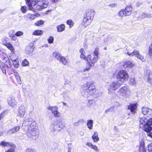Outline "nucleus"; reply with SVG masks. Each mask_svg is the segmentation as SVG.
Instances as JSON below:
<instances>
[{
    "instance_id": "nucleus-1",
    "label": "nucleus",
    "mask_w": 152,
    "mask_h": 152,
    "mask_svg": "<svg viewBox=\"0 0 152 152\" xmlns=\"http://www.w3.org/2000/svg\"><path fill=\"white\" fill-rule=\"evenodd\" d=\"M23 124L26 125L23 128L25 134L31 140H35L38 137V132H37V127L36 126V123L34 120L28 118L26 119Z\"/></svg>"
},
{
    "instance_id": "nucleus-2",
    "label": "nucleus",
    "mask_w": 152,
    "mask_h": 152,
    "mask_svg": "<svg viewBox=\"0 0 152 152\" xmlns=\"http://www.w3.org/2000/svg\"><path fill=\"white\" fill-rule=\"evenodd\" d=\"M99 49L96 48L93 53L88 56L87 61L89 66L86 67L83 70L84 72L89 71L92 67L94 66V64L97 62L99 59L98 55L99 53Z\"/></svg>"
},
{
    "instance_id": "nucleus-3",
    "label": "nucleus",
    "mask_w": 152,
    "mask_h": 152,
    "mask_svg": "<svg viewBox=\"0 0 152 152\" xmlns=\"http://www.w3.org/2000/svg\"><path fill=\"white\" fill-rule=\"evenodd\" d=\"M94 15V11L89 10L87 11L83 19L82 25L85 27L90 25L92 22Z\"/></svg>"
},
{
    "instance_id": "nucleus-4",
    "label": "nucleus",
    "mask_w": 152,
    "mask_h": 152,
    "mask_svg": "<svg viewBox=\"0 0 152 152\" xmlns=\"http://www.w3.org/2000/svg\"><path fill=\"white\" fill-rule=\"evenodd\" d=\"M83 91L85 93L87 94L88 96L90 95L94 94L96 91L95 86L92 81L87 82L85 84L83 87Z\"/></svg>"
},
{
    "instance_id": "nucleus-5",
    "label": "nucleus",
    "mask_w": 152,
    "mask_h": 152,
    "mask_svg": "<svg viewBox=\"0 0 152 152\" xmlns=\"http://www.w3.org/2000/svg\"><path fill=\"white\" fill-rule=\"evenodd\" d=\"M132 10L131 5H129L126 6L124 9H122L118 13V15L121 18L123 17L130 15Z\"/></svg>"
},
{
    "instance_id": "nucleus-6",
    "label": "nucleus",
    "mask_w": 152,
    "mask_h": 152,
    "mask_svg": "<svg viewBox=\"0 0 152 152\" xmlns=\"http://www.w3.org/2000/svg\"><path fill=\"white\" fill-rule=\"evenodd\" d=\"M121 85V83L118 81H115L111 83L108 88V94H111L114 93L115 91Z\"/></svg>"
},
{
    "instance_id": "nucleus-7",
    "label": "nucleus",
    "mask_w": 152,
    "mask_h": 152,
    "mask_svg": "<svg viewBox=\"0 0 152 152\" xmlns=\"http://www.w3.org/2000/svg\"><path fill=\"white\" fill-rule=\"evenodd\" d=\"M119 95L123 96H128L131 94V91L127 86L120 88L118 91Z\"/></svg>"
},
{
    "instance_id": "nucleus-8",
    "label": "nucleus",
    "mask_w": 152,
    "mask_h": 152,
    "mask_svg": "<svg viewBox=\"0 0 152 152\" xmlns=\"http://www.w3.org/2000/svg\"><path fill=\"white\" fill-rule=\"evenodd\" d=\"M129 75L126 71L124 70L120 71L117 75V77L118 80L121 81L128 80Z\"/></svg>"
},
{
    "instance_id": "nucleus-9",
    "label": "nucleus",
    "mask_w": 152,
    "mask_h": 152,
    "mask_svg": "<svg viewBox=\"0 0 152 152\" xmlns=\"http://www.w3.org/2000/svg\"><path fill=\"white\" fill-rule=\"evenodd\" d=\"M29 7V9L32 11L40 10L43 9L42 6L39 4V1L36 3L31 2V4L28 5Z\"/></svg>"
},
{
    "instance_id": "nucleus-10",
    "label": "nucleus",
    "mask_w": 152,
    "mask_h": 152,
    "mask_svg": "<svg viewBox=\"0 0 152 152\" xmlns=\"http://www.w3.org/2000/svg\"><path fill=\"white\" fill-rule=\"evenodd\" d=\"M144 78L145 81L152 84V72L148 70L145 72Z\"/></svg>"
},
{
    "instance_id": "nucleus-11",
    "label": "nucleus",
    "mask_w": 152,
    "mask_h": 152,
    "mask_svg": "<svg viewBox=\"0 0 152 152\" xmlns=\"http://www.w3.org/2000/svg\"><path fill=\"white\" fill-rule=\"evenodd\" d=\"M58 128L57 125V123L56 122H54L52 123L50 125V133L52 135L55 134L56 131L58 130Z\"/></svg>"
},
{
    "instance_id": "nucleus-12",
    "label": "nucleus",
    "mask_w": 152,
    "mask_h": 152,
    "mask_svg": "<svg viewBox=\"0 0 152 152\" xmlns=\"http://www.w3.org/2000/svg\"><path fill=\"white\" fill-rule=\"evenodd\" d=\"M142 128L147 132L152 130V118L149 119L148 122Z\"/></svg>"
},
{
    "instance_id": "nucleus-13",
    "label": "nucleus",
    "mask_w": 152,
    "mask_h": 152,
    "mask_svg": "<svg viewBox=\"0 0 152 152\" xmlns=\"http://www.w3.org/2000/svg\"><path fill=\"white\" fill-rule=\"evenodd\" d=\"M10 58L11 60L12 61L14 66L16 68H18L19 64L16 56L15 54H12L10 56Z\"/></svg>"
},
{
    "instance_id": "nucleus-14",
    "label": "nucleus",
    "mask_w": 152,
    "mask_h": 152,
    "mask_svg": "<svg viewBox=\"0 0 152 152\" xmlns=\"http://www.w3.org/2000/svg\"><path fill=\"white\" fill-rule=\"evenodd\" d=\"M26 109L24 106L21 105L18 108L17 113V116L20 117H23L25 113Z\"/></svg>"
},
{
    "instance_id": "nucleus-15",
    "label": "nucleus",
    "mask_w": 152,
    "mask_h": 152,
    "mask_svg": "<svg viewBox=\"0 0 152 152\" xmlns=\"http://www.w3.org/2000/svg\"><path fill=\"white\" fill-rule=\"evenodd\" d=\"M7 102L9 105L11 106L14 107L17 105V102L14 97H9L7 99Z\"/></svg>"
},
{
    "instance_id": "nucleus-16",
    "label": "nucleus",
    "mask_w": 152,
    "mask_h": 152,
    "mask_svg": "<svg viewBox=\"0 0 152 152\" xmlns=\"http://www.w3.org/2000/svg\"><path fill=\"white\" fill-rule=\"evenodd\" d=\"M124 50L125 53H127L130 57L135 56L136 57L140 54L139 52L135 50H134L133 52L131 53L129 52L127 49H125Z\"/></svg>"
},
{
    "instance_id": "nucleus-17",
    "label": "nucleus",
    "mask_w": 152,
    "mask_h": 152,
    "mask_svg": "<svg viewBox=\"0 0 152 152\" xmlns=\"http://www.w3.org/2000/svg\"><path fill=\"white\" fill-rule=\"evenodd\" d=\"M123 63V66L125 68L127 67L131 68L132 67L135 65L134 63L128 60L124 61Z\"/></svg>"
},
{
    "instance_id": "nucleus-18",
    "label": "nucleus",
    "mask_w": 152,
    "mask_h": 152,
    "mask_svg": "<svg viewBox=\"0 0 152 152\" xmlns=\"http://www.w3.org/2000/svg\"><path fill=\"white\" fill-rule=\"evenodd\" d=\"M137 108V103L130 104L128 106V109L133 114L136 112Z\"/></svg>"
},
{
    "instance_id": "nucleus-19",
    "label": "nucleus",
    "mask_w": 152,
    "mask_h": 152,
    "mask_svg": "<svg viewBox=\"0 0 152 152\" xmlns=\"http://www.w3.org/2000/svg\"><path fill=\"white\" fill-rule=\"evenodd\" d=\"M149 120L145 117H142L140 119V128L143 127L147 123Z\"/></svg>"
},
{
    "instance_id": "nucleus-20",
    "label": "nucleus",
    "mask_w": 152,
    "mask_h": 152,
    "mask_svg": "<svg viewBox=\"0 0 152 152\" xmlns=\"http://www.w3.org/2000/svg\"><path fill=\"white\" fill-rule=\"evenodd\" d=\"M20 129V126H14L13 128L10 129L8 131L7 133L9 134L15 133L19 131Z\"/></svg>"
},
{
    "instance_id": "nucleus-21",
    "label": "nucleus",
    "mask_w": 152,
    "mask_h": 152,
    "mask_svg": "<svg viewBox=\"0 0 152 152\" xmlns=\"http://www.w3.org/2000/svg\"><path fill=\"white\" fill-rule=\"evenodd\" d=\"M34 50V48L32 46H28L26 48L25 51L27 54L31 55Z\"/></svg>"
},
{
    "instance_id": "nucleus-22",
    "label": "nucleus",
    "mask_w": 152,
    "mask_h": 152,
    "mask_svg": "<svg viewBox=\"0 0 152 152\" xmlns=\"http://www.w3.org/2000/svg\"><path fill=\"white\" fill-rule=\"evenodd\" d=\"M39 1V4L42 6L43 9L46 8L48 6V0H41Z\"/></svg>"
},
{
    "instance_id": "nucleus-23",
    "label": "nucleus",
    "mask_w": 152,
    "mask_h": 152,
    "mask_svg": "<svg viewBox=\"0 0 152 152\" xmlns=\"http://www.w3.org/2000/svg\"><path fill=\"white\" fill-rule=\"evenodd\" d=\"M152 17V15L150 13H141L140 14L139 17L141 18H150Z\"/></svg>"
},
{
    "instance_id": "nucleus-24",
    "label": "nucleus",
    "mask_w": 152,
    "mask_h": 152,
    "mask_svg": "<svg viewBox=\"0 0 152 152\" xmlns=\"http://www.w3.org/2000/svg\"><path fill=\"white\" fill-rule=\"evenodd\" d=\"M86 145L91 148L94 150L96 151L99 152V150L98 149V147L96 145H93L91 142H87Z\"/></svg>"
},
{
    "instance_id": "nucleus-25",
    "label": "nucleus",
    "mask_w": 152,
    "mask_h": 152,
    "mask_svg": "<svg viewBox=\"0 0 152 152\" xmlns=\"http://www.w3.org/2000/svg\"><path fill=\"white\" fill-rule=\"evenodd\" d=\"M98 134L96 132H94L91 138L94 142H97L99 140Z\"/></svg>"
},
{
    "instance_id": "nucleus-26",
    "label": "nucleus",
    "mask_w": 152,
    "mask_h": 152,
    "mask_svg": "<svg viewBox=\"0 0 152 152\" xmlns=\"http://www.w3.org/2000/svg\"><path fill=\"white\" fill-rule=\"evenodd\" d=\"M56 122L57 123V125L58 128L62 129L65 127L66 124L64 121H59Z\"/></svg>"
},
{
    "instance_id": "nucleus-27",
    "label": "nucleus",
    "mask_w": 152,
    "mask_h": 152,
    "mask_svg": "<svg viewBox=\"0 0 152 152\" xmlns=\"http://www.w3.org/2000/svg\"><path fill=\"white\" fill-rule=\"evenodd\" d=\"M5 46L10 50L12 53H15V50L14 48L11 43L10 42H8L7 44Z\"/></svg>"
},
{
    "instance_id": "nucleus-28",
    "label": "nucleus",
    "mask_w": 152,
    "mask_h": 152,
    "mask_svg": "<svg viewBox=\"0 0 152 152\" xmlns=\"http://www.w3.org/2000/svg\"><path fill=\"white\" fill-rule=\"evenodd\" d=\"M13 144L10 142L2 141L0 143V145L4 147H10L12 146Z\"/></svg>"
},
{
    "instance_id": "nucleus-29",
    "label": "nucleus",
    "mask_w": 152,
    "mask_h": 152,
    "mask_svg": "<svg viewBox=\"0 0 152 152\" xmlns=\"http://www.w3.org/2000/svg\"><path fill=\"white\" fill-rule=\"evenodd\" d=\"M80 58L85 60H87V59L88 58V56L87 57H86L85 56L84 54L85 52L84 49L83 48L81 49L80 50Z\"/></svg>"
},
{
    "instance_id": "nucleus-30",
    "label": "nucleus",
    "mask_w": 152,
    "mask_h": 152,
    "mask_svg": "<svg viewBox=\"0 0 152 152\" xmlns=\"http://www.w3.org/2000/svg\"><path fill=\"white\" fill-rule=\"evenodd\" d=\"M47 108L48 110H51L52 113L58 110V107L57 106H49L47 107Z\"/></svg>"
},
{
    "instance_id": "nucleus-31",
    "label": "nucleus",
    "mask_w": 152,
    "mask_h": 152,
    "mask_svg": "<svg viewBox=\"0 0 152 152\" xmlns=\"http://www.w3.org/2000/svg\"><path fill=\"white\" fill-rule=\"evenodd\" d=\"M0 67L1 69L2 70L3 73L5 74H6V70L5 64L3 63H0Z\"/></svg>"
},
{
    "instance_id": "nucleus-32",
    "label": "nucleus",
    "mask_w": 152,
    "mask_h": 152,
    "mask_svg": "<svg viewBox=\"0 0 152 152\" xmlns=\"http://www.w3.org/2000/svg\"><path fill=\"white\" fill-rule=\"evenodd\" d=\"M57 28L58 31L61 32L64 30L65 28V26L64 24H62L58 26Z\"/></svg>"
},
{
    "instance_id": "nucleus-33",
    "label": "nucleus",
    "mask_w": 152,
    "mask_h": 152,
    "mask_svg": "<svg viewBox=\"0 0 152 152\" xmlns=\"http://www.w3.org/2000/svg\"><path fill=\"white\" fill-rule=\"evenodd\" d=\"M93 124V122L92 120H90L87 121V125L89 129H92Z\"/></svg>"
},
{
    "instance_id": "nucleus-34",
    "label": "nucleus",
    "mask_w": 152,
    "mask_h": 152,
    "mask_svg": "<svg viewBox=\"0 0 152 152\" xmlns=\"http://www.w3.org/2000/svg\"><path fill=\"white\" fill-rule=\"evenodd\" d=\"M151 110L147 108L143 107L142 108V112L144 115H146Z\"/></svg>"
},
{
    "instance_id": "nucleus-35",
    "label": "nucleus",
    "mask_w": 152,
    "mask_h": 152,
    "mask_svg": "<svg viewBox=\"0 0 152 152\" xmlns=\"http://www.w3.org/2000/svg\"><path fill=\"white\" fill-rule=\"evenodd\" d=\"M139 152H146L145 150L144 147V142L143 141H142L141 143L140 144Z\"/></svg>"
},
{
    "instance_id": "nucleus-36",
    "label": "nucleus",
    "mask_w": 152,
    "mask_h": 152,
    "mask_svg": "<svg viewBox=\"0 0 152 152\" xmlns=\"http://www.w3.org/2000/svg\"><path fill=\"white\" fill-rule=\"evenodd\" d=\"M53 56L58 60H59L62 56L61 55L57 52H54L53 53Z\"/></svg>"
},
{
    "instance_id": "nucleus-37",
    "label": "nucleus",
    "mask_w": 152,
    "mask_h": 152,
    "mask_svg": "<svg viewBox=\"0 0 152 152\" xmlns=\"http://www.w3.org/2000/svg\"><path fill=\"white\" fill-rule=\"evenodd\" d=\"M43 33L42 31L40 30H37L34 31L32 33L33 35H40Z\"/></svg>"
},
{
    "instance_id": "nucleus-38",
    "label": "nucleus",
    "mask_w": 152,
    "mask_h": 152,
    "mask_svg": "<svg viewBox=\"0 0 152 152\" xmlns=\"http://www.w3.org/2000/svg\"><path fill=\"white\" fill-rule=\"evenodd\" d=\"M59 61L62 62L64 65H66L67 63V60L64 56H61Z\"/></svg>"
},
{
    "instance_id": "nucleus-39",
    "label": "nucleus",
    "mask_w": 152,
    "mask_h": 152,
    "mask_svg": "<svg viewBox=\"0 0 152 152\" xmlns=\"http://www.w3.org/2000/svg\"><path fill=\"white\" fill-rule=\"evenodd\" d=\"M44 21L42 20H40L39 21L36 22L34 25L35 26H39L43 24Z\"/></svg>"
},
{
    "instance_id": "nucleus-40",
    "label": "nucleus",
    "mask_w": 152,
    "mask_h": 152,
    "mask_svg": "<svg viewBox=\"0 0 152 152\" xmlns=\"http://www.w3.org/2000/svg\"><path fill=\"white\" fill-rule=\"evenodd\" d=\"M10 147H11V148H9L6 152H14L15 147V145H13L12 146H11Z\"/></svg>"
},
{
    "instance_id": "nucleus-41",
    "label": "nucleus",
    "mask_w": 152,
    "mask_h": 152,
    "mask_svg": "<svg viewBox=\"0 0 152 152\" xmlns=\"http://www.w3.org/2000/svg\"><path fill=\"white\" fill-rule=\"evenodd\" d=\"M39 0H26V3L27 5H29L31 4V2L36 3Z\"/></svg>"
},
{
    "instance_id": "nucleus-42",
    "label": "nucleus",
    "mask_w": 152,
    "mask_h": 152,
    "mask_svg": "<svg viewBox=\"0 0 152 152\" xmlns=\"http://www.w3.org/2000/svg\"><path fill=\"white\" fill-rule=\"evenodd\" d=\"M27 16L28 18L31 20H33L36 18L35 15L31 14L30 13L28 14L27 15Z\"/></svg>"
},
{
    "instance_id": "nucleus-43",
    "label": "nucleus",
    "mask_w": 152,
    "mask_h": 152,
    "mask_svg": "<svg viewBox=\"0 0 152 152\" xmlns=\"http://www.w3.org/2000/svg\"><path fill=\"white\" fill-rule=\"evenodd\" d=\"M7 37H4L1 38L2 44L4 45L5 46L7 44Z\"/></svg>"
},
{
    "instance_id": "nucleus-44",
    "label": "nucleus",
    "mask_w": 152,
    "mask_h": 152,
    "mask_svg": "<svg viewBox=\"0 0 152 152\" xmlns=\"http://www.w3.org/2000/svg\"><path fill=\"white\" fill-rule=\"evenodd\" d=\"M53 115L56 117H58L60 116L61 114L60 113L58 112V110L52 113Z\"/></svg>"
},
{
    "instance_id": "nucleus-45",
    "label": "nucleus",
    "mask_w": 152,
    "mask_h": 152,
    "mask_svg": "<svg viewBox=\"0 0 152 152\" xmlns=\"http://www.w3.org/2000/svg\"><path fill=\"white\" fill-rule=\"evenodd\" d=\"M29 62L26 59H25L22 62V65L23 66H26L29 64Z\"/></svg>"
},
{
    "instance_id": "nucleus-46",
    "label": "nucleus",
    "mask_w": 152,
    "mask_h": 152,
    "mask_svg": "<svg viewBox=\"0 0 152 152\" xmlns=\"http://www.w3.org/2000/svg\"><path fill=\"white\" fill-rule=\"evenodd\" d=\"M113 41L110 37L109 36L104 39V41L106 42H110Z\"/></svg>"
},
{
    "instance_id": "nucleus-47",
    "label": "nucleus",
    "mask_w": 152,
    "mask_h": 152,
    "mask_svg": "<svg viewBox=\"0 0 152 152\" xmlns=\"http://www.w3.org/2000/svg\"><path fill=\"white\" fill-rule=\"evenodd\" d=\"M136 57L141 60L142 62H144L145 61V60L144 58V57L142 55H140V54H138V55Z\"/></svg>"
},
{
    "instance_id": "nucleus-48",
    "label": "nucleus",
    "mask_w": 152,
    "mask_h": 152,
    "mask_svg": "<svg viewBox=\"0 0 152 152\" xmlns=\"http://www.w3.org/2000/svg\"><path fill=\"white\" fill-rule=\"evenodd\" d=\"M53 37L52 36H50L48 39V41L49 43L52 44L53 41Z\"/></svg>"
},
{
    "instance_id": "nucleus-49",
    "label": "nucleus",
    "mask_w": 152,
    "mask_h": 152,
    "mask_svg": "<svg viewBox=\"0 0 152 152\" xmlns=\"http://www.w3.org/2000/svg\"><path fill=\"white\" fill-rule=\"evenodd\" d=\"M130 82L132 85H134L136 83V81L135 80V78L133 77H132L130 78Z\"/></svg>"
},
{
    "instance_id": "nucleus-50",
    "label": "nucleus",
    "mask_w": 152,
    "mask_h": 152,
    "mask_svg": "<svg viewBox=\"0 0 152 152\" xmlns=\"http://www.w3.org/2000/svg\"><path fill=\"white\" fill-rule=\"evenodd\" d=\"M66 23L67 24L70 25V27H71V26H73L74 23L71 20H68L66 22Z\"/></svg>"
},
{
    "instance_id": "nucleus-51",
    "label": "nucleus",
    "mask_w": 152,
    "mask_h": 152,
    "mask_svg": "<svg viewBox=\"0 0 152 152\" xmlns=\"http://www.w3.org/2000/svg\"><path fill=\"white\" fill-rule=\"evenodd\" d=\"M23 34V32L21 31H19L17 32L15 34V35L17 36L18 37L22 36Z\"/></svg>"
},
{
    "instance_id": "nucleus-52",
    "label": "nucleus",
    "mask_w": 152,
    "mask_h": 152,
    "mask_svg": "<svg viewBox=\"0 0 152 152\" xmlns=\"http://www.w3.org/2000/svg\"><path fill=\"white\" fill-rule=\"evenodd\" d=\"M149 53L151 57L152 58V43L149 47Z\"/></svg>"
},
{
    "instance_id": "nucleus-53",
    "label": "nucleus",
    "mask_w": 152,
    "mask_h": 152,
    "mask_svg": "<svg viewBox=\"0 0 152 152\" xmlns=\"http://www.w3.org/2000/svg\"><path fill=\"white\" fill-rule=\"evenodd\" d=\"M95 102V101L93 100H88V105L89 106L92 104L93 103Z\"/></svg>"
},
{
    "instance_id": "nucleus-54",
    "label": "nucleus",
    "mask_w": 152,
    "mask_h": 152,
    "mask_svg": "<svg viewBox=\"0 0 152 152\" xmlns=\"http://www.w3.org/2000/svg\"><path fill=\"white\" fill-rule=\"evenodd\" d=\"M15 78L18 83L20 84H21L22 83V82L20 76Z\"/></svg>"
},
{
    "instance_id": "nucleus-55",
    "label": "nucleus",
    "mask_w": 152,
    "mask_h": 152,
    "mask_svg": "<svg viewBox=\"0 0 152 152\" xmlns=\"http://www.w3.org/2000/svg\"><path fill=\"white\" fill-rule=\"evenodd\" d=\"M21 10L23 13H25L26 12V7L25 6H22L21 7Z\"/></svg>"
},
{
    "instance_id": "nucleus-56",
    "label": "nucleus",
    "mask_w": 152,
    "mask_h": 152,
    "mask_svg": "<svg viewBox=\"0 0 152 152\" xmlns=\"http://www.w3.org/2000/svg\"><path fill=\"white\" fill-rule=\"evenodd\" d=\"M148 150L149 152H152V144L148 145Z\"/></svg>"
},
{
    "instance_id": "nucleus-57",
    "label": "nucleus",
    "mask_w": 152,
    "mask_h": 152,
    "mask_svg": "<svg viewBox=\"0 0 152 152\" xmlns=\"http://www.w3.org/2000/svg\"><path fill=\"white\" fill-rule=\"evenodd\" d=\"M5 111L2 112L0 114V120L4 118V116Z\"/></svg>"
},
{
    "instance_id": "nucleus-58",
    "label": "nucleus",
    "mask_w": 152,
    "mask_h": 152,
    "mask_svg": "<svg viewBox=\"0 0 152 152\" xmlns=\"http://www.w3.org/2000/svg\"><path fill=\"white\" fill-rule=\"evenodd\" d=\"M26 152H35L34 150L31 148H27L26 150Z\"/></svg>"
},
{
    "instance_id": "nucleus-59",
    "label": "nucleus",
    "mask_w": 152,
    "mask_h": 152,
    "mask_svg": "<svg viewBox=\"0 0 152 152\" xmlns=\"http://www.w3.org/2000/svg\"><path fill=\"white\" fill-rule=\"evenodd\" d=\"M147 132V135L151 138H152V130Z\"/></svg>"
},
{
    "instance_id": "nucleus-60",
    "label": "nucleus",
    "mask_w": 152,
    "mask_h": 152,
    "mask_svg": "<svg viewBox=\"0 0 152 152\" xmlns=\"http://www.w3.org/2000/svg\"><path fill=\"white\" fill-rule=\"evenodd\" d=\"M113 107H111L110 108H109V109H107L106 110H105V113H107L109 111H113Z\"/></svg>"
},
{
    "instance_id": "nucleus-61",
    "label": "nucleus",
    "mask_w": 152,
    "mask_h": 152,
    "mask_svg": "<svg viewBox=\"0 0 152 152\" xmlns=\"http://www.w3.org/2000/svg\"><path fill=\"white\" fill-rule=\"evenodd\" d=\"M13 32V31H11L9 32V36L10 37H12L14 36V34H12V33Z\"/></svg>"
},
{
    "instance_id": "nucleus-62",
    "label": "nucleus",
    "mask_w": 152,
    "mask_h": 152,
    "mask_svg": "<svg viewBox=\"0 0 152 152\" xmlns=\"http://www.w3.org/2000/svg\"><path fill=\"white\" fill-rule=\"evenodd\" d=\"M110 7H116L117 6V4H110L109 5Z\"/></svg>"
},
{
    "instance_id": "nucleus-63",
    "label": "nucleus",
    "mask_w": 152,
    "mask_h": 152,
    "mask_svg": "<svg viewBox=\"0 0 152 152\" xmlns=\"http://www.w3.org/2000/svg\"><path fill=\"white\" fill-rule=\"evenodd\" d=\"M14 75L15 77L19 76V74L17 72H14Z\"/></svg>"
},
{
    "instance_id": "nucleus-64",
    "label": "nucleus",
    "mask_w": 152,
    "mask_h": 152,
    "mask_svg": "<svg viewBox=\"0 0 152 152\" xmlns=\"http://www.w3.org/2000/svg\"><path fill=\"white\" fill-rule=\"evenodd\" d=\"M73 124H74V126H77L79 125V122H78V121H77V122H76L74 123Z\"/></svg>"
}]
</instances>
